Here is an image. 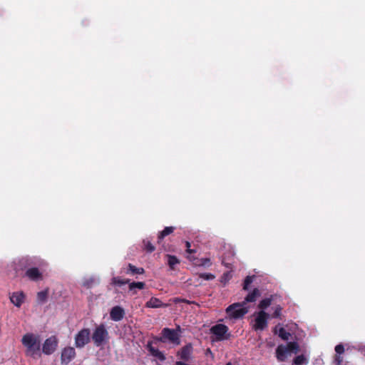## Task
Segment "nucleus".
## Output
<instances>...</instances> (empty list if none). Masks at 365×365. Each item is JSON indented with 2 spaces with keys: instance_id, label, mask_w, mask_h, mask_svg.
Returning a JSON list of instances; mask_svg holds the SVG:
<instances>
[{
  "instance_id": "f257e3e1",
  "label": "nucleus",
  "mask_w": 365,
  "mask_h": 365,
  "mask_svg": "<svg viewBox=\"0 0 365 365\" xmlns=\"http://www.w3.org/2000/svg\"><path fill=\"white\" fill-rule=\"evenodd\" d=\"M21 343L26 347L25 353L26 356L33 358L41 356V344L38 336L32 333H27L23 336Z\"/></svg>"
},
{
  "instance_id": "f03ea898",
  "label": "nucleus",
  "mask_w": 365,
  "mask_h": 365,
  "mask_svg": "<svg viewBox=\"0 0 365 365\" xmlns=\"http://www.w3.org/2000/svg\"><path fill=\"white\" fill-rule=\"evenodd\" d=\"M180 331L181 329L179 325L177 326L176 329L165 327L162 329L160 336H154L153 339L156 342H170L174 345H179L180 344V336L179 332Z\"/></svg>"
},
{
  "instance_id": "7ed1b4c3",
  "label": "nucleus",
  "mask_w": 365,
  "mask_h": 365,
  "mask_svg": "<svg viewBox=\"0 0 365 365\" xmlns=\"http://www.w3.org/2000/svg\"><path fill=\"white\" fill-rule=\"evenodd\" d=\"M299 350V344L295 341L289 342L287 346L280 344L276 349V357L279 361H284L287 354L290 353L297 354Z\"/></svg>"
},
{
  "instance_id": "20e7f679",
  "label": "nucleus",
  "mask_w": 365,
  "mask_h": 365,
  "mask_svg": "<svg viewBox=\"0 0 365 365\" xmlns=\"http://www.w3.org/2000/svg\"><path fill=\"white\" fill-rule=\"evenodd\" d=\"M92 340L96 346H101L108 341L109 333L103 324L97 326L92 334Z\"/></svg>"
},
{
  "instance_id": "39448f33",
  "label": "nucleus",
  "mask_w": 365,
  "mask_h": 365,
  "mask_svg": "<svg viewBox=\"0 0 365 365\" xmlns=\"http://www.w3.org/2000/svg\"><path fill=\"white\" fill-rule=\"evenodd\" d=\"M229 328L223 324H217L210 328V333L215 336V341H221L229 339L231 336Z\"/></svg>"
},
{
  "instance_id": "423d86ee",
  "label": "nucleus",
  "mask_w": 365,
  "mask_h": 365,
  "mask_svg": "<svg viewBox=\"0 0 365 365\" xmlns=\"http://www.w3.org/2000/svg\"><path fill=\"white\" fill-rule=\"evenodd\" d=\"M247 312L248 309L244 307L243 303H235L226 309L227 315L232 319H240L246 314Z\"/></svg>"
},
{
  "instance_id": "0eeeda50",
  "label": "nucleus",
  "mask_w": 365,
  "mask_h": 365,
  "mask_svg": "<svg viewBox=\"0 0 365 365\" xmlns=\"http://www.w3.org/2000/svg\"><path fill=\"white\" fill-rule=\"evenodd\" d=\"M269 315L264 311L260 310L256 314L252 329L257 331H262L267 327Z\"/></svg>"
},
{
  "instance_id": "6e6552de",
  "label": "nucleus",
  "mask_w": 365,
  "mask_h": 365,
  "mask_svg": "<svg viewBox=\"0 0 365 365\" xmlns=\"http://www.w3.org/2000/svg\"><path fill=\"white\" fill-rule=\"evenodd\" d=\"M89 329H83L75 336V345L77 348H83L90 341Z\"/></svg>"
},
{
  "instance_id": "1a4fd4ad",
  "label": "nucleus",
  "mask_w": 365,
  "mask_h": 365,
  "mask_svg": "<svg viewBox=\"0 0 365 365\" xmlns=\"http://www.w3.org/2000/svg\"><path fill=\"white\" fill-rule=\"evenodd\" d=\"M58 344L56 336H51L46 339L42 346V351L46 355L52 354L57 349Z\"/></svg>"
},
{
  "instance_id": "9d476101",
  "label": "nucleus",
  "mask_w": 365,
  "mask_h": 365,
  "mask_svg": "<svg viewBox=\"0 0 365 365\" xmlns=\"http://www.w3.org/2000/svg\"><path fill=\"white\" fill-rule=\"evenodd\" d=\"M75 349L71 346L66 347L61 351V363L64 364H68L72 359L75 358Z\"/></svg>"
},
{
  "instance_id": "9b49d317",
  "label": "nucleus",
  "mask_w": 365,
  "mask_h": 365,
  "mask_svg": "<svg viewBox=\"0 0 365 365\" xmlns=\"http://www.w3.org/2000/svg\"><path fill=\"white\" fill-rule=\"evenodd\" d=\"M192 346L190 343L182 346L177 353V356L182 360L187 361L190 359L192 354Z\"/></svg>"
},
{
  "instance_id": "f8f14e48",
  "label": "nucleus",
  "mask_w": 365,
  "mask_h": 365,
  "mask_svg": "<svg viewBox=\"0 0 365 365\" xmlns=\"http://www.w3.org/2000/svg\"><path fill=\"white\" fill-rule=\"evenodd\" d=\"M25 276L34 282L43 279V274L37 267L28 268L25 272Z\"/></svg>"
},
{
  "instance_id": "ddd939ff",
  "label": "nucleus",
  "mask_w": 365,
  "mask_h": 365,
  "mask_svg": "<svg viewBox=\"0 0 365 365\" xmlns=\"http://www.w3.org/2000/svg\"><path fill=\"white\" fill-rule=\"evenodd\" d=\"M125 310L120 306L113 307L110 312V317L114 322L122 320L125 316Z\"/></svg>"
},
{
  "instance_id": "4468645a",
  "label": "nucleus",
  "mask_w": 365,
  "mask_h": 365,
  "mask_svg": "<svg viewBox=\"0 0 365 365\" xmlns=\"http://www.w3.org/2000/svg\"><path fill=\"white\" fill-rule=\"evenodd\" d=\"M235 252L229 250L226 251L222 258V264L228 269L232 268V264L234 263Z\"/></svg>"
},
{
  "instance_id": "2eb2a0df",
  "label": "nucleus",
  "mask_w": 365,
  "mask_h": 365,
  "mask_svg": "<svg viewBox=\"0 0 365 365\" xmlns=\"http://www.w3.org/2000/svg\"><path fill=\"white\" fill-rule=\"evenodd\" d=\"M146 347H147V349L148 350V351L150 352V354L153 356L156 357L157 359H158L160 361H162L165 360L166 358H165V354L162 351L158 350V349L153 346L151 341L148 342Z\"/></svg>"
},
{
  "instance_id": "dca6fc26",
  "label": "nucleus",
  "mask_w": 365,
  "mask_h": 365,
  "mask_svg": "<svg viewBox=\"0 0 365 365\" xmlns=\"http://www.w3.org/2000/svg\"><path fill=\"white\" fill-rule=\"evenodd\" d=\"M25 295L23 292H14L10 297L11 302L17 307H20L24 301Z\"/></svg>"
},
{
  "instance_id": "f3484780",
  "label": "nucleus",
  "mask_w": 365,
  "mask_h": 365,
  "mask_svg": "<svg viewBox=\"0 0 365 365\" xmlns=\"http://www.w3.org/2000/svg\"><path fill=\"white\" fill-rule=\"evenodd\" d=\"M274 334H278L282 339L287 341L291 336L290 333L287 331L283 327H280V324L276 325L273 329Z\"/></svg>"
},
{
  "instance_id": "a211bd4d",
  "label": "nucleus",
  "mask_w": 365,
  "mask_h": 365,
  "mask_svg": "<svg viewBox=\"0 0 365 365\" xmlns=\"http://www.w3.org/2000/svg\"><path fill=\"white\" fill-rule=\"evenodd\" d=\"M168 306L167 304L163 303L160 299L156 297H151L145 304V307L148 308H160Z\"/></svg>"
},
{
  "instance_id": "6ab92c4d",
  "label": "nucleus",
  "mask_w": 365,
  "mask_h": 365,
  "mask_svg": "<svg viewBox=\"0 0 365 365\" xmlns=\"http://www.w3.org/2000/svg\"><path fill=\"white\" fill-rule=\"evenodd\" d=\"M260 295L259 290L257 288H255L252 292L249 293L245 299V302L242 303L245 304L246 302H254L257 298Z\"/></svg>"
},
{
  "instance_id": "aec40b11",
  "label": "nucleus",
  "mask_w": 365,
  "mask_h": 365,
  "mask_svg": "<svg viewBox=\"0 0 365 365\" xmlns=\"http://www.w3.org/2000/svg\"><path fill=\"white\" fill-rule=\"evenodd\" d=\"M175 230L173 227H166L165 229L160 232L158 236V243H160L161 241L164 239L165 237L173 233Z\"/></svg>"
},
{
  "instance_id": "412c9836",
  "label": "nucleus",
  "mask_w": 365,
  "mask_h": 365,
  "mask_svg": "<svg viewBox=\"0 0 365 365\" xmlns=\"http://www.w3.org/2000/svg\"><path fill=\"white\" fill-rule=\"evenodd\" d=\"M145 272V270L143 267H136L132 264H128V270L126 272L127 274H142Z\"/></svg>"
},
{
  "instance_id": "4be33fe9",
  "label": "nucleus",
  "mask_w": 365,
  "mask_h": 365,
  "mask_svg": "<svg viewBox=\"0 0 365 365\" xmlns=\"http://www.w3.org/2000/svg\"><path fill=\"white\" fill-rule=\"evenodd\" d=\"M272 302V296L268 298L263 299L260 301V302L258 304V308L261 310L264 311L268 307H269Z\"/></svg>"
},
{
  "instance_id": "5701e85b",
  "label": "nucleus",
  "mask_w": 365,
  "mask_h": 365,
  "mask_svg": "<svg viewBox=\"0 0 365 365\" xmlns=\"http://www.w3.org/2000/svg\"><path fill=\"white\" fill-rule=\"evenodd\" d=\"M168 264L171 269H175V266L180 263L179 259L174 255H167Z\"/></svg>"
},
{
  "instance_id": "b1692460",
  "label": "nucleus",
  "mask_w": 365,
  "mask_h": 365,
  "mask_svg": "<svg viewBox=\"0 0 365 365\" xmlns=\"http://www.w3.org/2000/svg\"><path fill=\"white\" fill-rule=\"evenodd\" d=\"M130 279H121L118 277H113L111 284L113 285L121 286L123 284H129Z\"/></svg>"
},
{
  "instance_id": "393cba45",
  "label": "nucleus",
  "mask_w": 365,
  "mask_h": 365,
  "mask_svg": "<svg viewBox=\"0 0 365 365\" xmlns=\"http://www.w3.org/2000/svg\"><path fill=\"white\" fill-rule=\"evenodd\" d=\"M307 359L303 354L296 356L293 360L294 365H303L307 364Z\"/></svg>"
},
{
  "instance_id": "a878e982",
  "label": "nucleus",
  "mask_w": 365,
  "mask_h": 365,
  "mask_svg": "<svg viewBox=\"0 0 365 365\" xmlns=\"http://www.w3.org/2000/svg\"><path fill=\"white\" fill-rule=\"evenodd\" d=\"M145 287V284L143 282H133L131 283H129V289L130 291H133L134 289L138 288L139 289H143Z\"/></svg>"
},
{
  "instance_id": "bb28decb",
  "label": "nucleus",
  "mask_w": 365,
  "mask_h": 365,
  "mask_svg": "<svg viewBox=\"0 0 365 365\" xmlns=\"http://www.w3.org/2000/svg\"><path fill=\"white\" fill-rule=\"evenodd\" d=\"M143 243L144 245V250L147 252L151 253L155 250V246L149 240H144Z\"/></svg>"
},
{
  "instance_id": "cd10ccee",
  "label": "nucleus",
  "mask_w": 365,
  "mask_h": 365,
  "mask_svg": "<svg viewBox=\"0 0 365 365\" xmlns=\"http://www.w3.org/2000/svg\"><path fill=\"white\" fill-rule=\"evenodd\" d=\"M48 297V292L46 290L38 292L37 299L40 302H45Z\"/></svg>"
},
{
  "instance_id": "c85d7f7f",
  "label": "nucleus",
  "mask_w": 365,
  "mask_h": 365,
  "mask_svg": "<svg viewBox=\"0 0 365 365\" xmlns=\"http://www.w3.org/2000/svg\"><path fill=\"white\" fill-rule=\"evenodd\" d=\"M254 276H247L244 280L243 289L248 290L249 286L252 283Z\"/></svg>"
},
{
  "instance_id": "c756f323",
  "label": "nucleus",
  "mask_w": 365,
  "mask_h": 365,
  "mask_svg": "<svg viewBox=\"0 0 365 365\" xmlns=\"http://www.w3.org/2000/svg\"><path fill=\"white\" fill-rule=\"evenodd\" d=\"M95 284V279L89 278L83 282V286L87 289L91 288Z\"/></svg>"
},
{
  "instance_id": "7c9ffc66",
  "label": "nucleus",
  "mask_w": 365,
  "mask_h": 365,
  "mask_svg": "<svg viewBox=\"0 0 365 365\" xmlns=\"http://www.w3.org/2000/svg\"><path fill=\"white\" fill-rule=\"evenodd\" d=\"M282 308L280 305H277L275 309H274V311L272 315V318H277V319H280L281 318V315H282Z\"/></svg>"
},
{
  "instance_id": "2f4dec72",
  "label": "nucleus",
  "mask_w": 365,
  "mask_h": 365,
  "mask_svg": "<svg viewBox=\"0 0 365 365\" xmlns=\"http://www.w3.org/2000/svg\"><path fill=\"white\" fill-rule=\"evenodd\" d=\"M19 264L24 267L32 265L34 263L32 260L28 257H24L19 260Z\"/></svg>"
},
{
  "instance_id": "473e14b6",
  "label": "nucleus",
  "mask_w": 365,
  "mask_h": 365,
  "mask_svg": "<svg viewBox=\"0 0 365 365\" xmlns=\"http://www.w3.org/2000/svg\"><path fill=\"white\" fill-rule=\"evenodd\" d=\"M200 277L205 280H211L215 278V275L211 273H202L200 274Z\"/></svg>"
},
{
  "instance_id": "72a5a7b5",
  "label": "nucleus",
  "mask_w": 365,
  "mask_h": 365,
  "mask_svg": "<svg viewBox=\"0 0 365 365\" xmlns=\"http://www.w3.org/2000/svg\"><path fill=\"white\" fill-rule=\"evenodd\" d=\"M232 275L230 272H227L223 274L221 278V282H224L225 284L227 283L230 279L231 278Z\"/></svg>"
},
{
  "instance_id": "f704fd0d",
  "label": "nucleus",
  "mask_w": 365,
  "mask_h": 365,
  "mask_svg": "<svg viewBox=\"0 0 365 365\" xmlns=\"http://www.w3.org/2000/svg\"><path fill=\"white\" fill-rule=\"evenodd\" d=\"M211 264L210 258H202L200 259V265L209 267Z\"/></svg>"
},
{
  "instance_id": "c9c22d12",
  "label": "nucleus",
  "mask_w": 365,
  "mask_h": 365,
  "mask_svg": "<svg viewBox=\"0 0 365 365\" xmlns=\"http://www.w3.org/2000/svg\"><path fill=\"white\" fill-rule=\"evenodd\" d=\"M335 351L337 354H341L344 352V347L342 344H338L335 346Z\"/></svg>"
},
{
  "instance_id": "e433bc0d",
  "label": "nucleus",
  "mask_w": 365,
  "mask_h": 365,
  "mask_svg": "<svg viewBox=\"0 0 365 365\" xmlns=\"http://www.w3.org/2000/svg\"><path fill=\"white\" fill-rule=\"evenodd\" d=\"M185 245H186V247H187V250H186V252L189 254H192V253H195V250H192L190 249V243L189 242H185Z\"/></svg>"
},
{
  "instance_id": "4c0bfd02",
  "label": "nucleus",
  "mask_w": 365,
  "mask_h": 365,
  "mask_svg": "<svg viewBox=\"0 0 365 365\" xmlns=\"http://www.w3.org/2000/svg\"><path fill=\"white\" fill-rule=\"evenodd\" d=\"M179 302H185L187 304H190V302L186 300V299H181L180 298H175L174 299V302H175V303Z\"/></svg>"
},
{
  "instance_id": "58836bf2",
  "label": "nucleus",
  "mask_w": 365,
  "mask_h": 365,
  "mask_svg": "<svg viewBox=\"0 0 365 365\" xmlns=\"http://www.w3.org/2000/svg\"><path fill=\"white\" fill-rule=\"evenodd\" d=\"M335 361H336L337 365H339L342 362V358L340 356H336Z\"/></svg>"
},
{
  "instance_id": "ea45409f",
  "label": "nucleus",
  "mask_w": 365,
  "mask_h": 365,
  "mask_svg": "<svg viewBox=\"0 0 365 365\" xmlns=\"http://www.w3.org/2000/svg\"><path fill=\"white\" fill-rule=\"evenodd\" d=\"M225 365H232L231 362L227 363Z\"/></svg>"
}]
</instances>
